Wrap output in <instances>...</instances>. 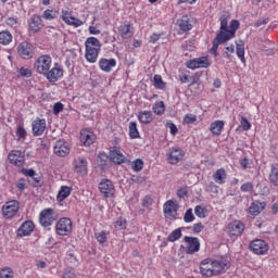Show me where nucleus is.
Instances as JSON below:
<instances>
[{
    "label": "nucleus",
    "instance_id": "69168bd1",
    "mask_svg": "<svg viewBox=\"0 0 278 278\" xmlns=\"http://www.w3.org/2000/svg\"><path fill=\"white\" fill-rule=\"evenodd\" d=\"M188 194V189L187 188H180L177 190V198L178 199H184Z\"/></svg>",
    "mask_w": 278,
    "mask_h": 278
},
{
    "label": "nucleus",
    "instance_id": "a878e982",
    "mask_svg": "<svg viewBox=\"0 0 278 278\" xmlns=\"http://www.w3.org/2000/svg\"><path fill=\"white\" fill-rule=\"evenodd\" d=\"M266 207V202L255 201L249 207V213L251 216H257L262 213V211Z\"/></svg>",
    "mask_w": 278,
    "mask_h": 278
},
{
    "label": "nucleus",
    "instance_id": "37998d69",
    "mask_svg": "<svg viewBox=\"0 0 278 278\" xmlns=\"http://www.w3.org/2000/svg\"><path fill=\"white\" fill-rule=\"evenodd\" d=\"M142 168H144V161H142L141 159L135 160L132 163V169L135 170V173H140Z\"/></svg>",
    "mask_w": 278,
    "mask_h": 278
},
{
    "label": "nucleus",
    "instance_id": "1a4fd4ad",
    "mask_svg": "<svg viewBox=\"0 0 278 278\" xmlns=\"http://www.w3.org/2000/svg\"><path fill=\"white\" fill-rule=\"evenodd\" d=\"M42 27H45L42 17L38 14H33L28 20V31H30V34H38Z\"/></svg>",
    "mask_w": 278,
    "mask_h": 278
},
{
    "label": "nucleus",
    "instance_id": "f257e3e1",
    "mask_svg": "<svg viewBox=\"0 0 278 278\" xmlns=\"http://www.w3.org/2000/svg\"><path fill=\"white\" fill-rule=\"evenodd\" d=\"M229 18H231L229 12H223L219 16V31L214 38L213 47L211 48V53H213L215 58L218 56V46L229 42L231 38H236V31L240 29V22L238 20H232L229 25Z\"/></svg>",
    "mask_w": 278,
    "mask_h": 278
},
{
    "label": "nucleus",
    "instance_id": "e433bc0d",
    "mask_svg": "<svg viewBox=\"0 0 278 278\" xmlns=\"http://www.w3.org/2000/svg\"><path fill=\"white\" fill-rule=\"evenodd\" d=\"M153 84L157 90H164V88H166V83H164L161 75H154Z\"/></svg>",
    "mask_w": 278,
    "mask_h": 278
},
{
    "label": "nucleus",
    "instance_id": "c03bdc74",
    "mask_svg": "<svg viewBox=\"0 0 278 278\" xmlns=\"http://www.w3.org/2000/svg\"><path fill=\"white\" fill-rule=\"evenodd\" d=\"M194 214L199 218H205L207 216V208H203L201 205L195 206Z\"/></svg>",
    "mask_w": 278,
    "mask_h": 278
},
{
    "label": "nucleus",
    "instance_id": "0eeeda50",
    "mask_svg": "<svg viewBox=\"0 0 278 278\" xmlns=\"http://www.w3.org/2000/svg\"><path fill=\"white\" fill-rule=\"evenodd\" d=\"M20 203L16 200H12L2 206V214L5 218H14L18 214Z\"/></svg>",
    "mask_w": 278,
    "mask_h": 278
},
{
    "label": "nucleus",
    "instance_id": "6e6552de",
    "mask_svg": "<svg viewBox=\"0 0 278 278\" xmlns=\"http://www.w3.org/2000/svg\"><path fill=\"white\" fill-rule=\"evenodd\" d=\"M17 53L22 60H31L34 58V45L24 41L17 46Z\"/></svg>",
    "mask_w": 278,
    "mask_h": 278
},
{
    "label": "nucleus",
    "instance_id": "c85d7f7f",
    "mask_svg": "<svg viewBox=\"0 0 278 278\" xmlns=\"http://www.w3.org/2000/svg\"><path fill=\"white\" fill-rule=\"evenodd\" d=\"M118 31L122 38H124L125 40H128V38H131V36H134V30H131V25L129 24H122L118 27Z\"/></svg>",
    "mask_w": 278,
    "mask_h": 278
},
{
    "label": "nucleus",
    "instance_id": "423d86ee",
    "mask_svg": "<svg viewBox=\"0 0 278 278\" xmlns=\"http://www.w3.org/2000/svg\"><path fill=\"white\" fill-rule=\"evenodd\" d=\"M59 236H68L73 231V222L68 217L61 218L55 225Z\"/></svg>",
    "mask_w": 278,
    "mask_h": 278
},
{
    "label": "nucleus",
    "instance_id": "cd10ccee",
    "mask_svg": "<svg viewBox=\"0 0 278 278\" xmlns=\"http://www.w3.org/2000/svg\"><path fill=\"white\" fill-rule=\"evenodd\" d=\"M138 119L143 125H149V124L153 123V113L151 111H140L138 113Z\"/></svg>",
    "mask_w": 278,
    "mask_h": 278
},
{
    "label": "nucleus",
    "instance_id": "9b49d317",
    "mask_svg": "<svg viewBox=\"0 0 278 278\" xmlns=\"http://www.w3.org/2000/svg\"><path fill=\"white\" fill-rule=\"evenodd\" d=\"M250 249L255 255H265L268 253V243L262 239H255L250 243Z\"/></svg>",
    "mask_w": 278,
    "mask_h": 278
},
{
    "label": "nucleus",
    "instance_id": "7ed1b4c3",
    "mask_svg": "<svg viewBox=\"0 0 278 278\" xmlns=\"http://www.w3.org/2000/svg\"><path fill=\"white\" fill-rule=\"evenodd\" d=\"M86 53L85 58L90 64H94L99 58V51H101V42L97 37H89L85 42Z\"/></svg>",
    "mask_w": 278,
    "mask_h": 278
},
{
    "label": "nucleus",
    "instance_id": "20e7f679",
    "mask_svg": "<svg viewBox=\"0 0 278 278\" xmlns=\"http://www.w3.org/2000/svg\"><path fill=\"white\" fill-rule=\"evenodd\" d=\"M53 65V59L49 54H42L35 61L33 68L38 75H47L51 66Z\"/></svg>",
    "mask_w": 278,
    "mask_h": 278
},
{
    "label": "nucleus",
    "instance_id": "393cba45",
    "mask_svg": "<svg viewBox=\"0 0 278 278\" xmlns=\"http://www.w3.org/2000/svg\"><path fill=\"white\" fill-rule=\"evenodd\" d=\"M184 157V151L179 148H172L168 154V160L170 164H178V162Z\"/></svg>",
    "mask_w": 278,
    "mask_h": 278
},
{
    "label": "nucleus",
    "instance_id": "4be33fe9",
    "mask_svg": "<svg viewBox=\"0 0 278 278\" xmlns=\"http://www.w3.org/2000/svg\"><path fill=\"white\" fill-rule=\"evenodd\" d=\"M114 66H116V59L102 58L99 61V68H101L104 73H112Z\"/></svg>",
    "mask_w": 278,
    "mask_h": 278
},
{
    "label": "nucleus",
    "instance_id": "473e14b6",
    "mask_svg": "<svg viewBox=\"0 0 278 278\" xmlns=\"http://www.w3.org/2000/svg\"><path fill=\"white\" fill-rule=\"evenodd\" d=\"M237 55L241 60L242 64H247V59L244 58V41H239L237 43Z\"/></svg>",
    "mask_w": 278,
    "mask_h": 278
},
{
    "label": "nucleus",
    "instance_id": "f8f14e48",
    "mask_svg": "<svg viewBox=\"0 0 278 278\" xmlns=\"http://www.w3.org/2000/svg\"><path fill=\"white\" fill-rule=\"evenodd\" d=\"M211 64L207 56H201L190 60L187 63V68H191L192 71H194V68H210Z\"/></svg>",
    "mask_w": 278,
    "mask_h": 278
},
{
    "label": "nucleus",
    "instance_id": "72a5a7b5",
    "mask_svg": "<svg viewBox=\"0 0 278 278\" xmlns=\"http://www.w3.org/2000/svg\"><path fill=\"white\" fill-rule=\"evenodd\" d=\"M12 42V34L8 30L0 31V45H10Z\"/></svg>",
    "mask_w": 278,
    "mask_h": 278
},
{
    "label": "nucleus",
    "instance_id": "8fccbe9b",
    "mask_svg": "<svg viewBox=\"0 0 278 278\" xmlns=\"http://www.w3.org/2000/svg\"><path fill=\"white\" fill-rule=\"evenodd\" d=\"M94 236L100 244H103L108 240L105 231L97 232Z\"/></svg>",
    "mask_w": 278,
    "mask_h": 278
},
{
    "label": "nucleus",
    "instance_id": "dca6fc26",
    "mask_svg": "<svg viewBox=\"0 0 278 278\" xmlns=\"http://www.w3.org/2000/svg\"><path fill=\"white\" fill-rule=\"evenodd\" d=\"M10 164H14V166H23L25 164V156L23 152L20 150H12L8 155Z\"/></svg>",
    "mask_w": 278,
    "mask_h": 278
},
{
    "label": "nucleus",
    "instance_id": "a211bd4d",
    "mask_svg": "<svg viewBox=\"0 0 278 278\" xmlns=\"http://www.w3.org/2000/svg\"><path fill=\"white\" fill-rule=\"evenodd\" d=\"M242 231H244V224L240 220H235L227 227V233L229 236H242Z\"/></svg>",
    "mask_w": 278,
    "mask_h": 278
},
{
    "label": "nucleus",
    "instance_id": "2f4dec72",
    "mask_svg": "<svg viewBox=\"0 0 278 278\" xmlns=\"http://www.w3.org/2000/svg\"><path fill=\"white\" fill-rule=\"evenodd\" d=\"M214 181L216 184H225V179H227V172L224 168L217 169L213 175Z\"/></svg>",
    "mask_w": 278,
    "mask_h": 278
},
{
    "label": "nucleus",
    "instance_id": "b1692460",
    "mask_svg": "<svg viewBox=\"0 0 278 278\" xmlns=\"http://www.w3.org/2000/svg\"><path fill=\"white\" fill-rule=\"evenodd\" d=\"M110 160L114 164H125L127 162V157L121 152L118 149H113L110 151Z\"/></svg>",
    "mask_w": 278,
    "mask_h": 278
},
{
    "label": "nucleus",
    "instance_id": "aec40b11",
    "mask_svg": "<svg viewBox=\"0 0 278 278\" xmlns=\"http://www.w3.org/2000/svg\"><path fill=\"white\" fill-rule=\"evenodd\" d=\"M35 228H36V226L34 225V222L26 220L17 229V236L20 238H23L25 236H29L34 231Z\"/></svg>",
    "mask_w": 278,
    "mask_h": 278
},
{
    "label": "nucleus",
    "instance_id": "4468645a",
    "mask_svg": "<svg viewBox=\"0 0 278 278\" xmlns=\"http://www.w3.org/2000/svg\"><path fill=\"white\" fill-rule=\"evenodd\" d=\"M39 222L42 227H51L55 223V217L53 216V208H46L40 213Z\"/></svg>",
    "mask_w": 278,
    "mask_h": 278
},
{
    "label": "nucleus",
    "instance_id": "4c0bfd02",
    "mask_svg": "<svg viewBox=\"0 0 278 278\" xmlns=\"http://www.w3.org/2000/svg\"><path fill=\"white\" fill-rule=\"evenodd\" d=\"M109 159H110V156H108V154H105V152L99 153L98 159H97L98 166L100 168H103L104 166H106Z\"/></svg>",
    "mask_w": 278,
    "mask_h": 278
},
{
    "label": "nucleus",
    "instance_id": "5701e85b",
    "mask_svg": "<svg viewBox=\"0 0 278 278\" xmlns=\"http://www.w3.org/2000/svg\"><path fill=\"white\" fill-rule=\"evenodd\" d=\"M76 173L79 175H87L88 173V161L84 157H78L74 161Z\"/></svg>",
    "mask_w": 278,
    "mask_h": 278
},
{
    "label": "nucleus",
    "instance_id": "338daca9",
    "mask_svg": "<svg viewBox=\"0 0 278 278\" xmlns=\"http://www.w3.org/2000/svg\"><path fill=\"white\" fill-rule=\"evenodd\" d=\"M268 18H260L254 23V25L255 27H262V25H268Z\"/></svg>",
    "mask_w": 278,
    "mask_h": 278
},
{
    "label": "nucleus",
    "instance_id": "5fc2aeb1",
    "mask_svg": "<svg viewBox=\"0 0 278 278\" xmlns=\"http://www.w3.org/2000/svg\"><path fill=\"white\" fill-rule=\"evenodd\" d=\"M63 110H64V104H62L61 102L54 103V105H53V114L58 115Z\"/></svg>",
    "mask_w": 278,
    "mask_h": 278
},
{
    "label": "nucleus",
    "instance_id": "2eb2a0df",
    "mask_svg": "<svg viewBox=\"0 0 278 278\" xmlns=\"http://www.w3.org/2000/svg\"><path fill=\"white\" fill-rule=\"evenodd\" d=\"M185 242L187 243V253L189 255H194V253H199L201 249V242H199V238L185 237Z\"/></svg>",
    "mask_w": 278,
    "mask_h": 278
},
{
    "label": "nucleus",
    "instance_id": "49530a36",
    "mask_svg": "<svg viewBox=\"0 0 278 278\" xmlns=\"http://www.w3.org/2000/svg\"><path fill=\"white\" fill-rule=\"evenodd\" d=\"M243 131H249L251 129V123L247 117L242 116L240 121V126H239Z\"/></svg>",
    "mask_w": 278,
    "mask_h": 278
},
{
    "label": "nucleus",
    "instance_id": "09e8293b",
    "mask_svg": "<svg viewBox=\"0 0 278 278\" xmlns=\"http://www.w3.org/2000/svg\"><path fill=\"white\" fill-rule=\"evenodd\" d=\"M184 123L186 125H192V123H197V115H193V114L185 115Z\"/></svg>",
    "mask_w": 278,
    "mask_h": 278
},
{
    "label": "nucleus",
    "instance_id": "bb28decb",
    "mask_svg": "<svg viewBox=\"0 0 278 278\" xmlns=\"http://www.w3.org/2000/svg\"><path fill=\"white\" fill-rule=\"evenodd\" d=\"M71 192H73V189L71 187L62 186L56 195V201L59 203H62L65 199H68V197H71Z\"/></svg>",
    "mask_w": 278,
    "mask_h": 278
},
{
    "label": "nucleus",
    "instance_id": "4d7b16f0",
    "mask_svg": "<svg viewBox=\"0 0 278 278\" xmlns=\"http://www.w3.org/2000/svg\"><path fill=\"white\" fill-rule=\"evenodd\" d=\"M5 23L9 27H16V25H18V20L16 17H8Z\"/></svg>",
    "mask_w": 278,
    "mask_h": 278
},
{
    "label": "nucleus",
    "instance_id": "a19ab883",
    "mask_svg": "<svg viewBox=\"0 0 278 278\" xmlns=\"http://www.w3.org/2000/svg\"><path fill=\"white\" fill-rule=\"evenodd\" d=\"M233 53H236V47L233 45L228 46L223 52V58H225L226 60H231V55H233Z\"/></svg>",
    "mask_w": 278,
    "mask_h": 278
},
{
    "label": "nucleus",
    "instance_id": "6e6d98bb",
    "mask_svg": "<svg viewBox=\"0 0 278 278\" xmlns=\"http://www.w3.org/2000/svg\"><path fill=\"white\" fill-rule=\"evenodd\" d=\"M241 192H253L252 182H245L241 186Z\"/></svg>",
    "mask_w": 278,
    "mask_h": 278
},
{
    "label": "nucleus",
    "instance_id": "e2e57ef3",
    "mask_svg": "<svg viewBox=\"0 0 278 278\" xmlns=\"http://www.w3.org/2000/svg\"><path fill=\"white\" fill-rule=\"evenodd\" d=\"M205 229V226L202 223H198L193 225V232L201 233V231Z\"/></svg>",
    "mask_w": 278,
    "mask_h": 278
},
{
    "label": "nucleus",
    "instance_id": "680f3d73",
    "mask_svg": "<svg viewBox=\"0 0 278 278\" xmlns=\"http://www.w3.org/2000/svg\"><path fill=\"white\" fill-rule=\"evenodd\" d=\"M167 127L169 128L172 136H177L179 129H177V125H175V123H167Z\"/></svg>",
    "mask_w": 278,
    "mask_h": 278
},
{
    "label": "nucleus",
    "instance_id": "7c9ffc66",
    "mask_svg": "<svg viewBox=\"0 0 278 278\" xmlns=\"http://www.w3.org/2000/svg\"><path fill=\"white\" fill-rule=\"evenodd\" d=\"M178 25L182 31H190L192 29V24H190V17L184 15L179 21Z\"/></svg>",
    "mask_w": 278,
    "mask_h": 278
},
{
    "label": "nucleus",
    "instance_id": "603ef678",
    "mask_svg": "<svg viewBox=\"0 0 278 278\" xmlns=\"http://www.w3.org/2000/svg\"><path fill=\"white\" fill-rule=\"evenodd\" d=\"M141 203L143 207H150V205H153V199L151 198V195H146L142 199Z\"/></svg>",
    "mask_w": 278,
    "mask_h": 278
},
{
    "label": "nucleus",
    "instance_id": "13d9d810",
    "mask_svg": "<svg viewBox=\"0 0 278 278\" xmlns=\"http://www.w3.org/2000/svg\"><path fill=\"white\" fill-rule=\"evenodd\" d=\"M67 25H72L73 27H81L84 22H81V20H77L76 17H72V21H70Z\"/></svg>",
    "mask_w": 278,
    "mask_h": 278
},
{
    "label": "nucleus",
    "instance_id": "bf43d9fd",
    "mask_svg": "<svg viewBox=\"0 0 278 278\" xmlns=\"http://www.w3.org/2000/svg\"><path fill=\"white\" fill-rule=\"evenodd\" d=\"M125 227H127V222L123 219H118L117 222H115V229H118L121 231L125 229Z\"/></svg>",
    "mask_w": 278,
    "mask_h": 278
},
{
    "label": "nucleus",
    "instance_id": "79ce46f5",
    "mask_svg": "<svg viewBox=\"0 0 278 278\" xmlns=\"http://www.w3.org/2000/svg\"><path fill=\"white\" fill-rule=\"evenodd\" d=\"M179 238H181V229L177 228L168 236L167 240L168 242H176Z\"/></svg>",
    "mask_w": 278,
    "mask_h": 278
},
{
    "label": "nucleus",
    "instance_id": "58836bf2",
    "mask_svg": "<svg viewBox=\"0 0 278 278\" xmlns=\"http://www.w3.org/2000/svg\"><path fill=\"white\" fill-rule=\"evenodd\" d=\"M152 110L154 114H156V116H162V114H164L166 110V108L164 106V101L156 102Z\"/></svg>",
    "mask_w": 278,
    "mask_h": 278
},
{
    "label": "nucleus",
    "instance_id": "f3484780",
    "mask_svg": "<svg viewBox=\"0 0 278 278\" xmlns=\"http://www.w3.org/2000/svg\"><path fill=\"white\" fill-rule=\"evenodd\" d=\"M54 154L59 157H66L71 153V148L68 147V143H66L63 140H59L55 142L53 148Z\"/></svg>",
    "mask_w": 278,
    "mask_h": 278
},
{
    "label": "nucleus",
    "instance_id": "c756f323",
    "mask_svg": "<svg viewBox=\"0 0 278 278\" xmlns=\"http://www.w3.org/2000/svg\"><path fill=\"white\" fill-rule=\"evenodd\" d=\"M223 127H225V122L223 121H215L211 124L210 131L215 136H220L223 132Z\"/></svg>",
    "mask_w": 278,
    "mask_h": 278
},
{
    "label": "nucleus",
    "instance_id": "3c124183",
    "mask_svg": "<svg viewBox=\"0 0 278 278\" xmlns=\"http://www.w3.org/2000/svg\"><path fill=\"white\" fill-rule=\"evenodd\" d=\"M25 186H27V180H25V178H20L17 184H16V188L18 189V191L24 192L25 191Z\"/></svg>",
    "mask_w": 278,
    "mask_h": 278
},
{
    "label": "nucleus",
    "instance_id": "39448f33",
    "mask_svg": "<svg viewBox=\"0 0 278 278\" xmlns=\"http://www.w3.org/2000/svg\"><path fill=\"white\" fill-rule=\"evenodd\" d=\"M50 84H55V81H60L62 77H64V66L60 63H54L51 65V67L48 70L46 75L43 76Z\"/></svg>",
    "mask_w": 278,
    "mask_h": 278
},
{
    "label": "nucleus",
    "instance_id": "f704fd0d",
    "mask_svg": "<svg viewBox=\"0 0 278 278\" xmlns=\"http://www.w3.org/2000/svg\"><path fill=\"white\" fill-rule=\"evenodd\" d=\"M129 137L131 139L140 138V132L138 131V124L136 122L129 123Z\"/></svg>",
    "mask_w": 278,
    "mask_h": 278
},
{
    "label": "nucleus",
    "instance_id": "6ab92c4d",
    "mask_svg": "<svg viewBox=\"0 0 278 278\" xmlns=\"http://www.w3.org/2000/svg\"><path fill=\"white\" fill-rule=\"evenodd\" d=\"M33 136H42L47 129V121L45 118H37L31 124Z\"/></svg>",
    "mask_w": 278,
    "mask_h": 278
},
{
    "label": "nucleus",
    "instance_id": "a18cd8bd",
    "mask_svg": "<svg viewBox=\"0 0 278 278\" xmlns=\"http://www.w3.org/2000/svg\"><path fill=\"white\" fill-rule=\"evenodd\" d=\"M0 278H14V273L11 268L5 267L2 270H0Z\"/></svg>",
    "mask_w": 278,
    "mask_h": 278
},
{
    "label": "nucleus",
    "instance_id": "c9c22d12",
    "mask_svg": "<svg viewBox=\"0 0 278 278\" xmlns=\"http://www.w3.org/2000/svg\"><path fill=\"white\" fill-rule=\"evenodd\" d=\"M41 18H45V21H53V18H58V11L47 9L43 11Z\"/></svg>",
    "mask_w": 278,
    "mask_h": 278
},
{
    "label": "nucleus",
    "instance_id": "9d476101",
    "mask_svg": "<svg viewBox=\"0 0 278 278\" xmlns=\"http://www.w3.org/2000/svg\"><path fill=\"white\" fill-rule=\"evenodd\" d=\"M179 204H177V200H168L163 205L165 218H175L177 216Z\"/></svg>",
    "mask_w": 278,
    "mask_h": 278
},
{
    "label": "nucleus",
    "instance_id": "774afa93",
    "mask_svg": "<svg viewBox=\"0 0 278 278\" xmlns=\"http://www.w3.org/2000/svg\"><path fill=\"white\" fill-rule=\"evenodd\" d=\"M16 134H17L18 138H26V136H27V131L25 130V128H23L21 126L17 128Z\"/></svg>",
    "mask_w": 278,
    "mask_h": 278
},
{
    "label": "nucleus",
    "instance_id": "052dcab7",
    "mask_svg": "<svg viewBox=\"0 0 278 278\" xmlns=\"http://www.w3.org/2000/svg\"><path fill=\"white\" fill-rule=\"evenodd\" d=\"M68 18H73V15L71 14V12L68 11H62V20L64 21V23H66V25H68V23H71V21H68Z\"/></svg>",
    "mask_w": 278,
    "mask_h": 278
},
{
    "label": "nucleus",
    "instance_id": "de8ad7c7",
    "mask_svg": "<svg viewBox=\"0 0 278 278\" xmlns=\"http://www.w3.org/2000/svg\"><path fill=\"white\" fill-rule=\"evenodd\" d=\"M184 220L185 223H192L194 220V214L192 213V208L186 211Z\"/></svg>",
    "mask_w": 278,
    "mask_h": 278
},
{
    "label": "nucleus",
    "instance_id": "412c9836",
    "mask_svg": "<svg viewBox=\"0 0 278 278\" xmlns=\"http://www.w3.org/2000/svg\"><path fill=\"white\" fill-rule=\"evenodd\" d=\"M94 140H97V136H94V132L86 129L80 131V141L85 147H90V144H94Z\"/></svg>",
    "mask_w": 278,
    "mask_h": 278
},
{
    "label": "nucleus",
    "instance_id": "0e129e2a",
    "mask_svg": "<svg viewBox=\"0 0 278 278\" xmlns=\"http://www.w3.org/2000/svg\"><path fill=\"white\" fill-rule=\"evenodd\" d=\"M22 173L26 176V177H31V179H34V177H36V170L34 169H22Z\"/></svg>",
    "mask_w": 278,
    "mask_h": 278
},
{
    "label": "nucleus",
    "instance_id": "ea45409f",
    "mask_svg": "<svg viewBox=\"0 0 278 278\" xmlns=\"http://www.w3.org/2000/svg\"><path fill=\"white\" fill-rule=\"evenodd\" d=\"M269 180L271 184H274V186H278V168L275 167V165L271 166Z\"/></svg>",
    "mask_w": 278,
    "mask_h": 278
},
{
    "label": "nucleus",
    "instance_id": "864d4df0",
    "mask_svg": "<svg viewBox=\"0 0 278 278\" xmlns=\"http://www.w3.org/2000/svg\"><path fill=\"white\" fill-rule=\"evenodd\" d=\"M20 75H21L22 77L29 78V77H31V70L26 68V67H21V68H20Z\"/></svg>",
    "mask_w": 278,
    "mask_h": 278
},
{
    "label": "nucleus",
    "instance_id": "ddd939ff",
    "mask_svg": "<svg viewBox=\"0 0 278 278\" xmlns=\"http://www.w3.org/2000/svg\"><path fill=\"white\" fill-rule=\"evenodd\" d=\"M99 190L101 194L106 197V199L114 197V192H116V189H114V184H112V180L110 179H102L99 184Z\"/></svg>",
    "mask_w": 278,
    "mask_h": 278
},
{
    "label": "nucleus",
    "instance_id": "f03ea898",
    "mask_svg": "<svg viewBox=\"0 0 278 278\" xmlns=\"http://www.w3.org/2000/svg\"><path fill=\"white\" fill-rule=\"evenodd\" d=\"M225 268H229V261H212V258L203 260L200 264V273L203 277H214L220 275Z\"/></svg>",
    "mask_w": 278,
    "mask_h": 278
}]
</instances>
